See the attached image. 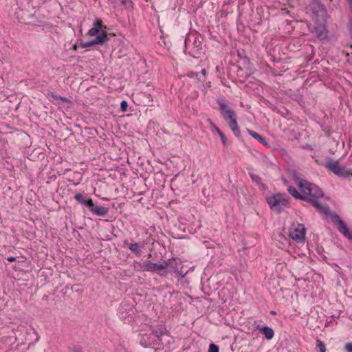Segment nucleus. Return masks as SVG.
<instances>
[{"label":"nucleus","mask_w":352,"mask_h":352,"mask_svg":"<svg viewBox=\"0 0 352 352\" xmlns=\"http://www.w3.org/2000/svg\"><path fill=\"white\" fill-rule=\"evenodd\" d=\"M292 175L295 183L298 185L304 195V201L310 203L319 211L328 215L330 213L329 208L322 206L319 201V199L324 196L321 189L316 185L300 178L296 170L292 171Z\"/></svg>","instance_id":"nucleus-1"},{"label":"nucleus","mask_w":352,"mask_h":352,"mask_svg":"<svg viewBox=\"0 0 352 352\" xmlns=\"http://www.w3.org/2000/svg\"><path fill=\"white\" fill-rule=\"evenodd\" d=\"M217 103L223 119L227 122L230 129L237 138L241 136L240 129L237 123V116L235 111L223 100H219Z\"/></svg>","instance_id":"nucleus-2"},{"label":"nucleus","mask_w":352,"mask_h":352,"mask_svg":"<svg viewBox=\"0 0 352 352\" xmlns=\"http://www.w3.org/2000/svg\"><path fill=\"white\" fill-rule=\"evenodd\" d=\"M324 167L336 175L343 178H351L352 170L345 166H341L338 160L328 157Z\"/></svg>","instance_id":"nucleus-3"},{"label":"nucleus","mask_w":352,"mask_h":352,"mask_svg":"<svg viewBox=\"0 0 352 352\" xmlns=\"http://www.w3.org/2000/svg\"><path fill=\"white\" fill-rule=\"evenodd\" d=\"M267 202L272 210L278 212H280L288 204L287 200L280 194L267 197Z\"/></svg>","instance_id":"nucleus-4"},{"label":"nucleus","mask_w":352,"mask_h":352,"mask_svg":"<svg viewBox=\"0 0 352 352\" xmlns=\"http://www.w3.org/2000/svg\"><path fill=\"white\" fill-rule=\"evenodd\" d=\"M143 270L146 272H157L160 276H166L168 274V272L165 271L166 265H163L162 263H155L151 261L146 260L143 261L142 265Z\"/></svg>","instance_id":"nucleus-5"},{"label":"nucleus","mask_w":352,"mask_h":352,"mask_svg":"<svg viewBox=\"0 0 352 352\" xmlns=\"http://www.w3.org/2000/svg\"><path fill=\"white\" fill-rule=\"evenodd\" d=\"M331 219L333 224L337 226V228L344 236L348 239H352V234L349 232L347 225L340 219V216L333 212L330 214Z\"/></svg>","instance_id":"nucleus-6"},{"label":"nucleus","mask_w":352,"mask_h":352,"mask_svg":"<svg viewBox=\"0 0 352 352\" xmlns=\"http://www.w3.org/2000/svg\"><path fill=\"white\" fill-rule=\"evenodd\" d=\"M290 237L297 241L302 242L305 238V228L302 224L293 225L289 230Z\"/></svg>","instance_id":"nucleus-7"},{"label":"nucleus","mask_w":352,"mask_h":352,"mask_svg":"<svg viewBox=\"0 0 352 352\" xmlns=\"http://www.w3.org/2000/svg\"><path fill=\"white\" fill-rule=\"evenodd\" d=\"M109 39V38L108 37L107 32L102 31V34L96 36V37L94 40L86 42L85 46L91 47L98 44H103L105 42L108 41Z\"/></svg>","instance_id":"nucleus-8"},{"label":"nucleus","mask_w":352,"mask_h":352,"mask_svg":"<svg viewBox=\"0 0 352 352\" xmlns=\"http://www.w3.org/2000/svg\"><path fill=\"white\" fill-rule=\"evenodd\" d=\"M102 28V21L100 19L98 18L94 23V27L89 30L88 34L91 36H97V34L101 30Z\"/></svg>","instance_id":"nucleus-9"},{"label":"nucleus","mask_w":352,"mask_h":352,"mask_svg":"<svg viewBox=\"0 0 352 352\" xmlns=\"http://www.w3.org/2000/svg\"><path fill=\"white\" fill-rule=\"evenodd\" d=\"M152 333L158 339H160L162 336L168 334V331L164 324H160L156 326L153 330Z\"/></svg>","instance_id":"nucleus-10"},{"label":"nucleus","mask_w":352,"mask_h":352,"mask_svg":"<svg viewBox=\"0 0 352 352\" xmlns=\"http://www.w3.org/2000/svg\"><path fill=\"white\" fill-rule=\"evenodd\" d=\"M256 329L261 331L267 340H271L274 336V330L269 327H260L257 326Z\"/></svg>","instance_id":"nucleus-11"},{"label":"nucleus","mask_w":352,"mask_h":352,"mask_svg":"<svg viewBox=\"0 0 352 352\" xmlns=\"http://www.w3.org/2000/svg\"><path fill=\"white\" fill-rule=\"evenodd\" d=\"M315 6L312 8L313 12L318 16H323L325 12L324 6L320 2V1H315Z\"/></svg>","instance_id":"nucleus-12"},{"label":"nucleus","mask_w":352,"mask_h":352,"mask_svg":"<svg viewBox=\"0 0 352 352\" xmlns=\"http://www.w3.org/2000/svg\"><path fill=\"white\" fill-rule=\"evenodd\" d=\"M91 212L97 216L104 217L108 214L109 209L104 206H95Z\"/></svg>","instance_id":"nucleus-13"},{"label":"nucleus","mask_w":352,"mask_h":352,"mask_svg":"<svg viewBox=\"0 0 352 352\" xmlns=\"http://www.w3.org/2000/svg\"><path fill=\"white\" fill-rule=\"evenodd\" d=\"M247 131L253 138L258 140L261 144H263V145L267 144V142L265 140V138L262 137L258 133H256L252 130L248 129H247Z\"/></svg>","instance_id":"nucleus-14"},{"label":"nucleus","mask_w":352,"mask_h":352,"mask_svg":"<svg viewBox=\"0 0 352 352\" xmlns=\"http://www.w3.org/2000/svg\"><path fill=\"white\" fill-rule=\"evenodd\" d=\"M316 32L318 37L321 39H325L327 38V31L324 26L319 25L316 28Z\"/></svg>","instance_id":"nucleus-15"},{"label":"nucleus","mask_w":352,"mask_h":352,"mask_svg":"<svg viewBox=\"0 0 352 352\" xmlns=\"http://www.w3.org/2000/svg\"><path fill=\"white\" fill-rule=\"evenodd\" d=\"M144 245V243L140 245L139 243H131L129 245V248L131 251L134 252L136 255L140 256L142 253L140 250L141 248H143Z\"/></svg>","instance_id":"nucleus-16"},{"label":"nucleus","mask_w":352,"mask_h":352,"mask_svg":"<svg viewBox=\"0 0 352 352\" xmlns=\"http://www.w3.org/2000/svg\"><path fill=\"white\" fill-rule=\"evenodd\" d=\"M288 192L289 193L293 196L294 197H295L296 199H300V200H302L304 201L305 198H304V195H301L297 190L296 188L293 187V186H289L288 188Z\"/></svg>","instance_id":"nucleus-17"},{"label":"nucleus","mask_w":352,"mask_h":352,"mask_svg":"<svg viewBox=\"0 0 352 352\" xmlns=\"http://www.w3.org/2000/svg\"><path fill=\"white\" fill-rule=\"evenodd\" d=\"M249 175L251 177L252 182H254L258 184H260L263 188L265 187V185L261 183V178L258 175H255L253 173H249Z\"/></svg>","instance_id":"nucleus-18"},{"label":"nucleus","mask_w":352,"mask_h":352,"mask_svg":"<svg viewBox=\"0 0 352 352\" xmlns=\"http://www.w3.org/2000/svg\"><path fill=\"white\" fill-rule=\"evenodd\" d=\"M163 265H166V269L170 266L173 268H176V262H175V260L174 258H171V259H168V260H164L163 261V263H162Z\"/></svg>","instance_id":"nucleus-19"},{"label":"nucleus","mask_w":352,"mask_h":352,"mask_svg":"<svg viewBox=\"0 0 352 352\" xmlns=\"http://www.w3.org/2000/svg\"><path fill=\"white\" fill-rule=\"evenodd\" d=\"M74 198L80 204H85L87 199L82 194L78 193L75 195Z\"/></svg>","instance_id":"nucleus-20"},{"label":"nucleus","mask_w":352,"mask_h":352,"mask_svg":"<svg viewBox=\"0 0 352 352\" xmlns=\"http://www.w3.org/2000/svg\"><path fill=\"white\" fill-rule=\"evenodd\" d=\"M188 76L190 77V78H197L199 82H204V79H201V75L200 74L197 73V72H190L188 74Z\"/></svg>","instance_id":"nucleus-21"},{"label":"nucleus","mask_w":352,"mask_h":352,"mask_svg":"<svg viewBox=\"0 0 352 352\" xmlns=\"http://www.w3.org/2000/svg\"><path fill=\"white\" fill-rule=\"evenodd\" d=\"M316 346L318 348L320 352H325L326 348L325 344L320 340H317L316 341Z\"/></svg>","instance_id":"nucleus-22"},{"label":"nucleus","mask_w":352,"mask_h":352,"mask_svg":"<svg viewBox=\"0 0 352 352\" xmlns=\"http://www.w3.org/2000/svg\"><path fill=\"white\" fill-rule=\"evenodd\" d=\"M89 210L91 212L94 209L95 205L93 202V200L91 198H87V200L86 201V203L85 204Z\"/></svg>","instance_id":"nucleus-23"},{"label":"nucleus","mask_w":352,"mask_h":352,"mask_svg":"<svg viewBox=\"0 0 352 352\" xmlns=\"http://www.w3.org/2000/svg\"><path fill=\"white\" fill-rule=\"evenodd\" d=\"M219 347L214 344H210L209 345L208 352H219Z\"/></svg>","instance_id":"nucleus-24"},{"label":"nucleus","mask_w":352,"mask_h":352,"mask_svg":"<svg viewBox=\"0 0 352 352\" xmlns=\"http://www.w3.org/2000/svg\"><path fill=\"white\" fill-rule=\"evenodd\" d=\"M127 108H128L127 102L125 100H122L120 103V109H121L122 111H123V112L126 111Z\"/></svg>","instance_id":"nucleus-25"},{"label":"nucleus","mask_w":352,"mask_h":352,"mask_svg":"<svg viewBox=\"0 0 352 352\" xmlns=\"http://www.w3.org/2000/svg\"><path fill=\"white\" fill-rule=\"evenodd\" d=\"M219 135V137L221 138L222 144L224 146H226V144H227V138H226V135L223 134V133H221Z\"/></svg>","instance_id":"nucleus-26"},{"label":"nucleus","mask_w":352,"mask_h":352,"mask_svg":"<svg viewBox=\"0 0 352 352\" xmlns=\"http://www.w3.org/2000/svg\"><path fill=\"white\" fill-rule=\"evenodd\" d=\"M344 349L347 352H352V342L346 343L344 345Z\"/></svg>","instance_id":"nucleus-27"},{"label":"nucleus","mask_w":352,"mask_h":352,"mask_svg":"<svg viewBox=\"0 0 352 352\" xmlns=\"http://www.w3.org/2000/svg\"><path fill=\"white\" fill-rule=\"evenodd\" d=\"M69 350L71 352H83L82 348L77 346L69 347Z\"/></svg>","instance_id":"nucleus-28"},{"label":"nucleus","mask_w":352,"mask_h":352,"mask_svg":"<svg viewBox=\"0 0 352 352\" xmlns=\"http://www.w3.org/2000/svg\"><path fill=\"white\" fill-rule=\"evenodd\" d=\"M122 3L126 6L132 7L133 2L131 0H120Z\"/></svg>","instance_id":"nucleus-29"},{"label":"nucleus","mask_w":352,"mask_h":352,"mask_svg":"<svg viewBox=\"0 0 352 352\" xmlns=\"http://www.w3.org/2000/svg\"><path fill=\"white\" fill-rule=\"evenodd\" d=\"M52 96H53V98H56H56H60V99L62 101H63V102H67V101H68V99H67L66 97L58 96L54 95V94H53V95H52Z\"/></svg>","instance_id":"nucleus-30"},{"label":"nucleus","mask_w":352,"mask_h":352,"mask_svg":"<svg viewBox=\"0 0 352 352\" xmlns=\"http://www.w3.org/2000/svg\"><path fill=\"white\" fill-rule=\"evenodd\" d=\"M211 125L213 127L214 129V131H215L219 135H220L221 133H222L223 132L217 126H215L213 123H211Z\"/></svg>","instance_id":"nucleus-31"},{"label":"nucleus","mask_w":352,"mask_h":352,"mask_svg":"<svg viewBox=\"0 0 352 352\" xmlns=\"http://www.w3.org/2000/svg\"><path fill=\"white\" fill-rule=\"evenodd\" d=\"M201 74L202 75V76H201V79H204V80H205V75L206 74V70L205 69H203L201 72Z\"/></svg>","instance_id":"nucleus-32"},{"label":"nucleus","mask_w":352,"mask_h":352,"mask_svg":"<svg viewBox=\"0 0 352 352\" xmlns=\"http://www.w3.org/2000/svg\"><path fill=\"white\" fill-rule=\"evenodd\" d=\"M7 261H8L9 262H13V261H16V258L14 256H8L7 258Z\"/></svg>","instance_id":"nucleus-33"},{"label":"nucleus","mask_w":352,"mask_h":352,"mask_svg":"<svg viewBox=\"0 0 352 352\" xmlns=\"http://www.w3.org/2000/svg\"><path fill=\"white\" fill-rule=\"evenodd\" d=\"M86 45V42L85 43H80L79 44V47H82V48H85V47H89V46H85Z\"/></svg>","instance_id":"nucleus-34"},{"label":"nucleus","mask_w":352,"mask_h":352,"mask_svg":"<svg viewBox=\"0 0 352 352\" xmlns=\"http://www.w3.org/2000/svg\"><path fill=\"white\" fill-rule=\"evenodd\" d=\"M347 1L349 2V8H350L351 12L352 13V0H347Z\"/></svg>","instance_id":"nucleus-35"},{"label":"nucleus","mask_w":352,"mask_h":352,"mask_svg":"<svg viewBox=\"0 0 352 352\" xmlns=\"http://www.w3.org/2000/svg\"><path fill=\"white\" fill-rule=\"evenodd\" d=\"M38 339H39V336H36V340H35V342H37V341L38 340Z\"/></svg>","instance_id":"nucleus-36"},{"label":"nucleus","mask_w":352,"mask_h":352,"mask_svg":"<svg viewBox=\"0 0 352 352\" xmlns=\"http://www.w3.org/2000/svg\"><path fill=\"white\" fill-rule=\"evenodd\" d=\"M76 47H77V46H76V45H74L73 46V48H74V50H76Z\"/></svg>","instance_id":"nucleus-37"},{"label":"nucleus","mask_w":352,"mask_h":352,"mask_svg":"<svg viewBox=\"0 0 352 352\" xmlns=\"http://www.w3.org/2000/svg\"><path fill=\"white\" fill-rule=\"evenodd\" d=\"M272 314H275L276 313L274 311L271 312Z\"/></svg>","instance_id":"nucleus-38"}]
</instances>
